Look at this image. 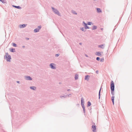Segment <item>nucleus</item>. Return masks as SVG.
<instances>
[{
  "label": "nucleus",
  "instance_id": "obj_22",
  "mask_svg": "<svg viewBox=\"0 0 132 132\" xmlns=\"http://www.w3.org/2000/svg\"><path fill=\"white\" fill-rule=\"evenodd\" d=\"M91 103L89 101H88L87 102V106L89 107L91 105Z\"/></svg>",
  "mask_w": 132,
  "mask_h": 132
},
{
  "label": "nucleus",
  "instance_id": "obj_42",
  "mask_svg": "<svg viewBox=\"0 0 132 132\" xmlns=\"http://www.w3.org/2000/svg\"><path fill=\"white\" fill-rule=\"evenodd\" d=\"M85 55L87 57H88L87 55L86 54H85Z\"/></svg>",
  "mask_w": 132,
  "mask_h": 132
},
{
  "label": "nucleus",
  "instance_id": "obj_6",
  "mask_svg": "<svg viewBox=\"0 0 132 132\" xmlns=\"http://www.w3.org/2000/svg\"><path fill=\"white\" fill-rule=\"evenodd\" d=\"M27 25V24H20L19 26V27L20 28H23L25 27Z\"/></svg>",
  "mask_w": 132,
  "mask_h": 132
},
{
  "label": "nucleus",
  "instance_id": "obj_36",
  "mask_svg": "<svg viewBox=\"0 0 132 132\" xmlns=\"http://www.w3.org/2000/svg\"><path fill=\"white\" fill-rule=\"evenodd\" d=\"M96 73L97 74H98V70L96 71Z\"/></svg>",
  "mask_w": 132,
  "mask_h": 132
},
{
  "label": "nucleus",
  "instance_id": "obj_28",
  "mask_svg": "<svg viewBox=\"0 0 132 132\" xmlns=\"http://www.w3.org/2000/svg\"><path fill=\"white\" fill-rule=\"evenodd\" d=\"M96 60L97 61H99L100 60V58L99 57H97L96 58Z\"/></svg>",
  "mask_w": 132,
  "mask_h": 132
},
{
  "label": "nucleus",
  "instance_id": "obj_30",
  "mask_svg": "<svg viewBox=\"0 0 132 132\" xmlns=\"http://www.w3.org/2000/svg\"><path fill=\"white\" fill-rule=\"evenodd\" d=\"M114 96H112L111 97V100H114Z\"/></svg>",
  "mask_w": 132,
  "mask_h": 132
},
{
  "label": "nucleus",
  "instance_id": "obj_23",
  "mask_svg": "<svg viewBox=\"0 0 132 132\" xmlns=\"http://www.w3.org/2000/svg\"><path fill=\"white\" fill-rule=\"evenodd\" d=\"M71 12L72 13H73V14H77V13L74 10H72L71 11Z\"/></svg>",
  "mask_w": 132,
  "mask_h": 132
},
{
  "label": "nucleus",
  "instance_id": "obj_38",
  "mask_svg": "<svg viewBox=\"0 0 132 132\" xmlns=\"http://www.w3.org/2000/svg\"><path fill=\"white\" fill-rule=\"evenodd\" d=\"M70 90V89H68L67 90V91H69Z\"/></svg>",
  "mask_w": 132,
  "mask_h": 132
},
{
  "label": "nucleus",
  "instance_id": "obj_18",
  "mask_svg": "<svg viewBox=\"0 0 132 132\" xmlns=\"http://www.w3.org/2000/svg\"><path fill=\"white\" fill-rule=\"evenodd\" d=\"M78 76L77 74H76L75 75V78L76 80H77L78 79Z\"/></svg>",
  "mask_w": 132,
  "mask_h": 132
},
{
  "label": "nucleus",
  "instance_id": "obj_7",
  "mask_svg": "<svg viewBox=\"0 0 132 132\" xmlns=\"http://www.w3.org/2000/svg\"><path fill=\"white\" fill-rule=\"evenodd\" d=\"M54 65L53 63H52L50 64V66L51 68L52 69H55V67L54 66Z\"/></svg>",
  "mask_w": 132,
  "mask_h": 132
},
{
  "label": "nucleus",
  "instance_id": "obj_40",
  "mask_svg": "<svg viewBox=\"0 0 132 132\" xmlns=\"http://www.w3.org/2000/svg\"><path fill=\"white\" fill-rule=\"evenodd\" d=\"M25 47V46H22V47L23 48H24Z\"/></svg>",
  "mask_w": 132,
  "mask_h": 132
},
{
  "label": "nucleus",
  "instance_id": "obj_2",
  "mask_svg": "<svg viewBox=\"0 0 132 132\" xmlns=\"http://www.w3.org/2000/svg\"><path fill=\"white\" fill-rule=\"evenodd\" d=\"M51 8L53 12H54L55 14H57L59 16H60V13L57 9L52 7H51Z\"/></svg>",
  "mask_w": 132,
  "mask_h": 132
},
{
  "label": "nucleus",
  "instance_id": "obj_16",
  "mask_svg": "<svg viewBox=\"0 0 132 132\" xmlns=\"http://www.w3.org/2000/svg\"><path fill=\"white\" fill-rule=\"evenodd\" d=\"M101 88H102L101 87L100 90H99V93H98V98H99V99H100V93H101Z\"/></svg>",
  "mask_w": 132,
  "mask_h": 132
},
{
  "label": "nucleus",
  "instance_id": "obj_3",
  "mask_svg": "<svg viewBox=\"0 0 132 132\" xmlns=\"http://www.w3.org/2000/svg\"><path fill=\"white\" fill-rule=\"evenodd\" d=\"M6 60L7 61H10V59H11V56L10 55H8V56L7 55H5L4 56Z\"/></svg>",
  "mask_w": 132,
  "mask_h": 132
},
{
  "label": "nucleus",
  "instance_id": "obj_21",
  "mask_svg": "<svg viewBox=\"0 0 132 132\" xmlns=\"http://www.w3.org/2000/svg\"><path fill=\"white\" fill-rule=\"evenodd\" d=\"M97 27L96 26H93V28H92V30H94L96 29H97Z\"/></svg>",
  "mask_w": 132,
  "mask_h": 132
},
{
  "label": "nucleus",
  "instance_id": "obj_9",
  "mask_svg": "<svg viewBox=\"0 0 132 132\" xmlns=\"http://www.w3.org/2000/svg\"><path fill=\"white\" fill-rule=\"evenodd\" d=\"M92 129H93L92 131L93 132H94L96 131V126L95 125H92Z\"/></svg>",
  "mask_w": 132,
  "mask_h": 132
},
{
  "label": "nucleus",
  "instance_id": "obj_17",
  "mask_svg": "<svg viewBox=\"0 0 132 132\" xmlns=\"http://www.w3.org/2000/svg\"><path fill=\"white\" fill-rule=\"evenodd\" d=\"M30 89L34 90H35L36 89V87L35 86H30Z\"/></svg>",
  "mask_w": 132,
  "mask_h": 132
},
{
  "label": "nucleus",
  "instance_id": "obj_12",
  "mask_svg": "<svg viewBox=\"0 0 132 132\" xmlns=\"http://www.w3.org/2000/svg\"><path fill=\"white\" fill-rule=\"evenodd\" d=\"M89 76L88 75H86L85 77V79L87 81L89 79Z\"/></svg>",
  "mask_w": 132,
  "mask_h": 132
},
{
  "label": "nucleus",
  "instance_id": "obj_20",
  "mask_svg": "<svg viewBox=\"0 0 132 132\" xmlns=\"http://www.w3.org/2000/svg\"><path fill=\"white\" fill-rule=\"evenodd\" d=\"M39 30L38 28H36L34 30V32L36 33L39 31Z\"/></svg>",
  "mask_w": 132,
  "mask_h": 132
},
{
  "label": "nucleus",
  "instance_id": "obj_33",
  "mask_svg": "<svg viewBox=\"0 0 132 132\" xmlns=\"http://www.w3.org/2000/svg\"><path fill=\"white\" fill-rule=\"evenodd\" d=\"M8 55H9V54L7 52L6 53V55H7V56H8Z\"/></svg>",
  "mask_w": 132,
  "mask_h": 132
},
{
  "label": "nucleus",
  "instance_id": "obj_27",
  "mask_svg": "<svg viewBox=\"0 0 132 132\" xmlns=\"http://www.w3.org/2000/svg\"><path fill=\"white\" fill-rule=\"evenodd\" d=\"M92 23L91 22H88L87 23L88 25H91L92 24Z\"/></svg>",
  "mask_w": 132,
  "mask_h": 132
},
{
  "label": "nucleus",
  "instance_id": "obj_4",
  "mask_svg": "<svg viewBox=\"0 0 132 132\" xmlns=\"http://www.w3.org/2000/svg\"><path fill=\"white\" fill-rule=\"evenodd\" d=\"M24 78L26 80H31L32 78L30 76H25Z\"/></svg>",
  "mask_w": 132,
  "mask_h": 132
},
{
  "label": "nucleus",
  "instance_id": "obj_1",
  "mask_svg": "<svg viewBox=\"0 0 132 132\" xmlns=\"http://www.w3.org/2000/svg\"><path fill=\"white\" fill-rule=\"evenodd\" d=\"M110 89L111 94L113 96L114 95V85L113 81H111V82Z\"/></svg>",
  "mask_w": 132,
  "mask_h": 132
},
{
  "label": "nucleus",
  "instance_id": "obj_14",
  "mask_svg": "<svg viewBox=\"0 0 132 132\" xmlns=\"http://www.w3.org/2000/svg\"><path fill=\"white\" fill-rule=\"evenodd\" d=\"M96 10H97V12L98 13H101L102 12L101 9H100V8H97Z\"/></svg>",
  "mask_w": 132,
  "mask_h": 132
},
{
  "label": "nucleus",
  "instance_id": "obj_15",
  "mask_svg": "<svg viewBox=\"0 0 132 132\" xmlns=\"http://www.w3.org/2000/svg\"><path fill=\"white\" fill-rule=\"evenodd\" d=\"M104 44H102L100 45H99L98 46V47L99 48H104Z\"/></svg>",
  "mask_w": 132,
  "mask_h": 132
},
{
  "label": "nucleus",
  "instance_id": "obj_43",
  "mask_svg": "<svg viewBox=\"0 0 132 132\" xmlns=\"http://www.w3.org/2000/svg\"><path fill=\"white\" fill-rule=\"evenodd\" d=\"M26 39L27 40H28V39H29L28 38H26Z\"/></svg>",
  "mask_w": 132,
  "mask_h": 132
},
{
  "label": "nucleus",
  "instance_id": "obj_35",
  "mask_svg": "<svg viewBox=\"0 0 132 132\" xmlns=\"http://www.w3.org/2000/svg\"><path fill=\"white\" fill-rule=\"evenodd\" d=\"M112 101L113 103V104L114 105V100H113Z\"/></svg>",
  "mask_w": 132,
  "mask_h": 132
},
{
  "label": "nucleus",
  "instance_id": "obj_31",
  "mask_svg": "<svg viewBox=\"0 0 132 132\" xmlns=\"http://www.w3.org/2000/svg\"><path fill=\"white\" fill-rule=\"evenodd\" d=\"M104 61V58H102L100 60V61L101 62H103Z\"/></svg>",
  "mask_w": 132,
  "mask_h": 132
},
{
  "label": "nucleus",
  "instance_id": "obj_10",
  "mask_svg": "<svg viewBox=\"0 0 132 132\" xmlns=\"http://www.w3.org/2000/svg\"><path fill=\"white\" fill-rule=\"evenodd\" d=\"M84 100L83 98H81V105L82 106L84 105Z\"/></svg>",
  "mask_w": 132,
  "mask_h": 132
},
{
  "label": "nucleus",
  "instance_id": "obj_45",
  "mask_svg": "<svg viewBox=\"0 0 132 132\" xmlns=\"http://www.w3.org/2000/svg\"><path fill=\"white\" fill-rule=\"evenodd\" d=\"M116 27V26H115V27Z\"/></svg>",
  "mask_w": 132,
  "mask_h": 132
},
{
  "label": "nucleus",
  "instance_id": "obj_24",
  "mask_svg": "<svg viewBox=\"0 0 132 132\" xmlns=\"http://www.w3.org/2000/svg\"><path fill=\"white\" fill-rule=\"evenodd\" d=\"M82 107L83 108V110L84 111V113H85V107L84 105L82 106Z\"/></svg>",
  "mask_w": 132,
  "mask_h": 132
},
{
  "label": "nucleus",
  "instance_id": "obj_19",
  "mask_svg": "<svg viewBox=\"0 0 132 132\" xmlns=\"http://www.w3.org/2000/svg\"><path fill=\"white\" fill-rule=\"evenodd\" d=\"M86 29H85V28L82 27L80 29L82 31H83L84 32H85L86 31Z\"/></svg>",
  "mask_w": 132,
  "mask_h": 132
},
{
  "label": "nucleus",
  "instance_id": "obj_11",
  "mask_svg": "<svg viewBox=\"0 0 132 132\" xmlns=\"http://www.w3.org/2000/svg\"><path fill=\"white\" fill-rule=\"evenodd\" d=\"M13 7H15V8L20 9H21V7L19 6H16L14 5L12 6Z\"/></svg>",
  "mask_w": 132,
  "mask_h": 132
},
{
  "label": "nucleus",
  "instance_id": "obj_34",
  "mask_svg": "<svg viewBox=\"0 0 132 132\" xmlns=\"http://www.w3.org/2000/svg\"><path fill=\"white\" fill-rule=\"evenodd\" d=\"M71 94H69L68 95V96L69 97H71Z\"/></svg>",
  "mask_w": 132,
  "mask_h": 132
},
{
  "label": "nucleus",
  "instance_id": "obj_37",
  "mask_svg": "<svg viewBox=\"0 0 132 132\" xmlns=\"http://www.w3.org/2000/svg\"><path fill=\"white\" fill-rule=\"evenodd\" d=\"M17 82L18 83H20V81H17Z\"/></svg>",
  "mask_w": 132,
  "mask_h": 132
},
{
  "label": "nucleus",
  "instance_id": "obj_44",
  "mask_svg": "<svg viewBox=\"0 0 132 132\" xmlns=\"http://www.w3.org/2000/svg\"><path fill=\"white\" fill-rule=\"evenodd\" d=\"M3 1V3H5V2H4V1Z\"/></svg>",
  "mask_w": 132,
  "mask_h": 132
},
{
  "label": "nucleus",
  "instance_id": "obj_8",
  "mask_svg": "<svg viewBox=\"0 0 132 132\" xmlns=\"http://www.w3.org/2000/svg\"><path fill=\"white\" fill-rule=\"evenodd\" d=\"M102 53V52H96V54L98 56H101Z\"/></svg>",
  "mask_w": 132,
  "mask_h": 132
},
{
  "label": "nucleus",
  "instance_id": "obj_26",
  "mask_svg": "<svg viewBox=\"0 0 132 132\" xmlns=\"http://www.w3.org/2000/svg\"><path fill=\"white\" fill-rule=\"evenodd\" d=\"M12 45L14 47H16L17 46V45L15 43H12Z\"/></svg>",
  "mask_w": 132,
  "mask_h": 132
},
{
  "label": "nucleus",
  "instance_id": "obj_32",
  "mask_svg": "<svg viewBox=\"0 0 132 132\" xmlns=\"http://www.w3.org/2000/svg\"><path fill=\"white\" fill-rule=\"evenodd\" d=\"M59 55V54H56L55 55V56L56 57H57Z\"/></svg>",
  "mask_w": 132,
  "mask_h": 132
},
{
  "label": "nucleus",
  "instance_id": "obj_25",
  "mask_svg": "<svg viewBox=\"0 0 132 132\" xmlns=\"http://www.w3.org/2000/svg\"><path fill=\"white\" fill-rule=\"evenodd\" d=\"M68 96V95H64L63 96H60V98H63V97H66L67 96Z\"/></svg>",
  "mask_w": 132,
  "mask_h": 132
},
{
  "label": "nucleus",
  "instance_id": "obj_39",
  "mask_svg": "<svg viewBox=\"0 0 132 132\" xmlns=\"http://www.w3.org/2000/svg\"><path fill=\"white\" fill-rule=\"evenodd\" d=\"M0 1L2 2L3 3V2L2 1V0H0Z\"/></svg>",
  "mask_w": 132,
  "mask_h": 132
},
{
  "label": "nucleus",
  "instance_id": "obj_46",
  "mask_svg": "<svg viewBox=\"0 0 132 132\" xmlns=\"http://www.w3.org/2000/svg\"><path fill=\"white\" fill-rule=\"evenodd\" d=\"M115 29V28L114 29V30Z\"/></svg>",
  "mask_w": 132,
  "mask_h": 132
},
{
  "label": "nucleus",
  "instance_id": "obj_5",
  "mask_svg": "<svg viewBox=\"0 0 132 132\" xmlns=\"http://www.w3.org/2000/svg\"><path fill=\"white\" fill-rule=\"evenodd\" d=\"M82 24H84V26L85 29H89V27L87 26V25L88 24H86L85 23L84 21L83 22Z\"/></svg>",
  "mask_w": 132,
  "mask_h": 132
},
{
  "label": "nucleus",
  "instance_id": "obj_13",
  "mask_svg": "<svg viewBox=\"0 0 132 132\" xmlns=\"http://www.w3.org/2000/svg\"><path fill=\"white\" fill-rule=\"evenodd\" d=\"M10 51L12 52H15V49L13 48L10 49Z\"/></svg>",
  "mask_w": 132,
  "mask_h": 132
},
{
  "label": "nucleus",
  "instance_id": "obj_41",
  "mask_svg": "<svg viewBox=\"0 0 132 132\" xmlns=\"http://www.w3.org/2000/svg\"><path fill=\"white\" fill-rule=\"evenodd\" d=\"M79 44L80 45H81L82 44V43H80Z\"/></svg>",
  "mask_w": 132,
  "mask_h": 132
},
{
  "label": "nucleus",
  "instance_id": "obj_29",
  "mask_svg": "<svg viewBox=\"0 0 132 132\" xmlns=\"http://www.w3.org/2000/svg\"><path fill=\"white\" fill-rule=\"evenodd\" d=\"M38 28L39 30H40L41 29V26H38Z\"/></svg>",
  "mask_w": 132,
  "mask_h": 132
}]
</instances>
